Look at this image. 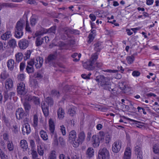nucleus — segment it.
Returning a JSON list of instances; mask_svg holds the SVG:
<instances>
[{"label": "nucleus", "mask_w": 159, "mask_h": 159, "mask_svg": "<svg viewBox=\"0 0 159 159\" xmlns=\"http://www.w3.org/2000/svg\"><path fill=\"white\" fill-rule=\"evenodd\" d=\"M98 54L95 52L92 54L89 60L88 61L83 64L84 67L89 70H92L94 68L96 69L100 68L102 66V63L101 62H97L95 64L94 62L98 58Z\"/></svg>", "instance_id": "obj_1"}, {"label": "nucleus", "mask_w": 159, "mask_h": 159, "mask_svg": "<svg viewBox=\"0 0 159 159\" xmlns=\"http://www.w3.org/2000/svg\"><path fill=\"white\" fill-rule=\"evenodd\" d=\"M96 80L98 82V85L103 89L108 90L110 91L113 90L111 87V83L108 77L101 76L99 79H97Z\"/></svg>", "instance_id": "obj_2"}, {"label": "nucleus", "mask_w": 159, "mask_h": 159, "mask_svg": "<svg viewBox=\"0 0 159 159\" xmlns=\"http://www.w3.org/2000/svg\"><path fill=\"white\" fill-rule=\"evenodd\" d=\"M15 115L16 119L19 120H23L25 122H27L29 120L28 117L29 115V112L25 111L21 107L16 110Z\"/></svg>", "instance_id": "obj_3"}, {"label": "nucleus", "mask_w": 159, "mask_h": 159, "mask_svg": "<svg viewBox=\"0 0 159 159\" xmlns=\"http://www.w3.org/2000/svg\"><path fill=\"white\" fill-rule=\"evenodd\" d=\"M25 22L22 20H20L17 22L15 30V37L18 39L20 38L23 35V30Z\"/></svg>", "instance_id": "obj_4"}, {"label": "nucleus", "mask_w": 159, "mask_h": 159, "mask_svg": "<svg viewBox=\"0 0 159 159\" xmlns=\"http://www.w3.org/2000/svg\"><path fill=\"white\" fill-rule=\"evenodd\" d=\"M49 129L50 133L52 136L54 138V143L56 145H57L58 144L57 136V134L54 132L55 125L53 120L50 118L49 120Z\"/></svg>", "instance_id": "obj_5"}, {"label": "nucleus", "mask_w": 159, "mask_h": 159, "mask_svg": "<svg viewBox=\"0 0 159 159\" xmlns=\"http://www.w3.org/2000/svg\"><path fill=\"white\" fill-rule=\"evenodd\" d=\"M98 156L99 159H108L109 157V152L106 148H101L99 151Z\"/></svg>", "instance_id": "obj_6"}, {"label": "nucleus", "mask_w": 159, "mask_h": 159, "mask_svg": "<svg viewBox=\"0 0 159 159\" xmlns=\"http://www.w3.org/2000/svg\"><path fill=\"white\" fill-rule=\"evenodd\" d=\"M78 139L75 140V147L76 148L79 146L80 144L84 141L85 138V135L84 132L83 131L80 132L78 135Z\"/></svg>", "instance_id": "obj_7"}, {"label": "nucleus", "mask_w": 159, "mask_h": 159, "mask_svg": "<svg viewBox=\"0 0 159 159\" xmlns=\"http://www.w3.org/2000/svg\"><path fill=\"white\" fill-rule=\"evenodd\" d=\"M122 143L121 140H117L115 141L113 144L112 149L113 152L117 153L120 151L121 148Z\"/></svg>", "instance_id": "obj_8"}, {"label": "nucleus", "mask_w": 159, "mask_h": 159, "mask_svg": "<svg viewBox=\"0 0 159 159\" xmlns=\"http://www.w3.org/2000/svg\"><path fill=\"white\" fill-rule=\"evenodd\" d=\"M17 90L19 94L22 95H25L26 93L25 84L23 82L18 84Z\"/></svg>", "instance_id": "obj_9"}, {"label": "nucleus", "mask_w": 159, "mask_h": 159, "mask_svg": "<svg viewBox=\"0 0 159 159\" xmlns=\"http://www.w3.org/2000/svg\"><path fill=\"white\" fill-rule=\"evenodd\" d=\"M29 43V40L25 39H22L19 41L18 44L20 49H25L28 46Z\"/></svg>", "instance_id": "obj_10"}, {"label": "nucleus", "mask_w": 159, "mask_h": 159, "mask_svg": "<svg viewBox=\"0 0 159 159\" xmlns=\"http://www.w3.org/2000/svg\"><path fill=\"white\" fill-rule=\"evenodd\" d=\"M68 139L70 141L73 142L72 145L75 147V142L77 139L76 133L75 131L73 130L69 133Z\"/></svg>", "instance_id": "obj_11"}, {"label": "nucleus", "mask_w": 159, "mask_h": 159, "mask_svg": "<svg viewBox=\"0 0 159 159\" xmlns=\"http://www.w3.org/2000/svg\"><path fill=\"white\" fill-rule=\"evenodd\" d=\"M56 58V56L55 54H51L49 55L45 60V63L48 64L51 66H52L54 64V61Z\"/></svg>", "instance_id": "obj_12"}, {"label": "nucleus", "mask_w": 159, "mask_h": 159, "mask_svg": "<svg viewBox=\"0 0 159 159\" xmlns=\"http://www.w3.org/2000/svg\"><path fill=\"white\" fill-rule=\"evenodd\" d=\"M22 131L24 135H25V134H29L31 132L30 125L28 123H25L22 128Z\"/></svg>", "instance_id": "obj_13"}, {"label": "nucleus", "mask_w": 159, "mask_h": 159, "mask_svg": "<svg viewBox=\"0 0 159 159\" xmlns=\"http://www.w3.org/2000/svg\"><path fill=\"white\" fill-rule=\"evenodd\" d=\"M15 95V93L13 92H8V91H5L4 95V102L7 100L9 98L11 99L12 98H13Z\"/></svg>", "instance_id": "obj_14"}, {"label": "nucleus", "mask_w": 159, "mask_h": 159, "mask_svg": "<svg viewBox=\"0 0 159 159\" xmlns=\"http://www.w3.org/2000/svg\"><path fill=\"white\" fill-rule=\"evenodd\" d=\"M100 140L96 135H94L92 137L93 145L94 148L98 147L100 144Z\"/></svg>", "instance_id": "obj_15"}, {"label": "nucleus", "mask_w": 159, "mask_h": 159, "mask_svg": "<svg viewBox=\"0 0 159 159\" xmlns=\"http://www.w3.org/2000/svg\"><path fill=\"white\" fill-rule=\"evenodd\" d=\"M13 82L11 78L7 79L5 82V86L7 89L10 90L13 87Z\"/></svg>", "instance_id": "obj_16"}, {"label": "nucleus", "mask_w": 159, "mask_h": 159, "mask_svg": "<svg viewBox=\"0 0 159 159\" xmlns=\"http://www.w3.org/2000/svg\"><path fill=\"white\" fill-rule=\"evenodd\" d=\"M96 35V30H92L88 37V43H90L93 41Z\"/></svg>", "instance_id": "obj_17"}, {"label": "nucleus", "mask_w": 159, "mask_h": 159, "mask_svg": "<svg viewBox=\"0 0 159 159\" xmlns=\"http://www.w3.org/2000/svg\"><path fill=\"white\" fill-rule=\"evenodd\" d=\"M131 155V150L130 148L127 147L125 151L123 159H130Z\"/></svg>", "instance_id": "obj_18"}, {"label": "nucleus", "mask_w": 159, "mask_h": 159, "mask_svg": "<svg viewBox=\"0 0 159 159\" xmlns=\"http://www.w3.org/2000/svg\"><path fill=\"white\" fill-rule=\"evenodd\" d=\"M36 61H35V66L37 68L41 67L43 64V59L42 57H37L36 59Z\"/></svg>", "instance_id": "obj_19"}, {"label": "nucleus", "mask_w": 159, "mask_h": 159, "mask_svg": "<svg viewBox=\"0 0 159 159\" xmlns=\"http://www.w3.org/2000/svg\"><path fill=\"white\" fill-rule=\"evenodd\" d=\"M15 63L14 60L10 59L8 60L7 62V66L8 69L11 71H12L15 66Z\"/></svg>", "instance_id": "obj_20"}, {"label": "nucleus", "mask_w": 159, "mask_h": 159, "mask_svg": "<svg viewBox=\"0 0 159 159\" xmlns=\"http://www.w3.org/2000/svg\"><path fill=\"white\" fill-rule=\"evenodd\" d=\"M10 76L9 74L6 70L3 71L1 73L0 77L1 79L4 81L7 80Z\"/></svg>", "instance_id": "obj_21"}, {"label": "nucleus", "mask_w": 159, "mask_h": 159, "mask_svg": "<svg viewBox=\"0 0 159 159\" xmlns=\"http://www.w3.org/2000/svg\"><path fill=\"white\" fill-rule=\"evenodd\" d=\"M86 155L87 157L90 158L93 157L94 155V150L92 148H88L86 152Z\"/></svg>", "instance_id": "obj_22"}, {"label": "nucleus", "mask_w": 159, "mask_h": 159, "mask_svg": "<svg viewBox=\"0 0 159 159\" xmlns=\"http://www.w3.org/2000/svg\"><path fill=\"white\" fill-rule=\"evenodd\" d=\"M11 36V32L10 31H7L1 36V38L2 40H6L10 38Z\"/></svg>", "instance_id": "obj_23"}, {"label": "nucleus", "mask_w": 159, "mask_h": 159, "mask_svg": "<svg viewBox=\"0 0 159 159\" xmlns=\"http://www.w3.org/2000/svg\"><path fill=\"white\" fill-rule=\"evenodd\" d=\"M57 114L58 118L59 119H62L64 117L65 114L63 109L61 107L59 108L57 111Z\"/></svg>", "instance_id": "obj_24"}, {"label": "nucleus", "mask_w": 159, "mask_h": 159, "mask_svg": "<svg viewBox=\"0 0 159 159\" xmlns=\"http://www.w3.org/2000/svg\"><path fill=\"white\" fill-rule=\"evenodd\" d=\"M57 153L55 150L51 151L49 154L48 159H57Z\"/></svg>", "instance_id": "obj_25"}, {"label": "nucleus", "mask_w": 159, "mask_h": 159, "mask_svg": "<svg viewBox=\"0 0 159 159\" xmlns=\"http://www.w3.org/2000/svg\"><path fill=\"white\" fill-rule=\"evenodd\" d=\"M20 147L24 151L26 150L28 148L27 143L25 140H22L20 142Z\"/></svg>", "instance_id": "obj_26"}, {"label": "nucleus", "mask_w": 159, "mask_h": 159, "mask_svg": "<svg viewBox=\"0 0 159 159\" xmlns=\"http://www.w3.org/2000/svg\"><path fill=\"white\" fill-rule=\"evenodd\" d=\"M95 47L94 48V50L96 51L98 54V52H100L102 48L101 44L99 42H98L94 44Z\"/></svg>", "instance_id": "obj_27"}, {"label": "nucleus", "mask_w": 159, "mask_h": 159, "mask_svg": "<svg viewBox=\"0 0 159 159\" xmlns=\"http://www.w3.org/2000/svg\"><path fill=\"white\" fill-rule=\"evenodd\" d=\"M44 38H41L39 37H37L35 41L36 46H39L41 45L43 42Z\"/></svg>", "instance_id": "obj_28"}, {"label": "nucleus", "mask_w": 159, "mask_h": 159, "mask_svg": "<svg viewBox=\"0 0 159 159\" xmlns=\"http://www.w3.org/2000/svg\"><path fill=\"white\" fill-rule=\"evenodd\" d=\"M38 20L37 18L34 16H31L30 19V24L31 26H34L37 23Z\"/></svg>", "instance_id": "obj_29"}, {"label": "nucleus", "mask_w": 159, "mask_h": 159, "mask_svg": "<svg viewBox=\"0 0 159 159\" xmlns=\"http://www.w3.org/2000/svg\"><path fill=\"white\" fill-rule=\"evenodd\" d=\"M41 137L44 140H47L48 139V136L47 133L44 131L42 130L40 132Z\"/></svg>", "instance_id": "obj_30"}, {"label": "nucleus", "mask_w": 159, "mask_h": 159, "mask_svg": "<svg viewBox=\"0 0 159 159\" xmlns=\"http://www.w3.org/2000/svg\"><path fill=\"white\" fill-rule=\"evenodd\" d=\"M62 31L69 37V34H71V29L68 27H64L62 29Z\"/></svg>", "instance_id": "obj_31"}, {"label": "nucleus", "mask_w": 159, "mask_h": 159, "mask_svg": "<svg viewBox=\"0 0 159 159\" xmlns=\"http://www.w3.org/2000/svg\"><path fill=\"white\" fill-rule=\"evenodd\" d=\"M56 26H52L48 29H45L46 33L54 34L56 32Z\"/></svg>", "instance_id": "obj_32"}, {"label": "nucleus", "mask_w": 159, "mask_h": 159, "mask_svg": "<svg viewBox=\"0 0 159 159\" xmlns=\"http://www.w3.org/2000/svg\"><path fill=\"white\" fill-rule=\"evenodd\" d=\"M37 151L39 154L40 156H43L44 154V149L43 147L41 145L37 146Z\"/></svg>", "instance_id": "obj_33"}, {"label": "nucleus", "mask_w": 159, "mask_h": 159, "mask_svg": "<svg viewBox=\"0 0 159 159\" xmlns=\"http://www.w3.org/2000/svg\"><path fill=\"white\" fill-rule=\"evenodd\" d=\"M25 30L29 33H31L32 32V30L30 26L29 21L27 19L26 21Z\"/></svg>", "instance_id": "obj_34"}, {"label": "nucleus", "mask_w": 159, "mask_h": 159, "mask_svg": "<svg viewBox=\"0 0 159 159\" xmlns=\"http://www.w3.org/2000/svg\"><path fill=\"white\" fill-rule=\"evenodd\" d=\"M8 44L9 46L12 48H14L16 46V41L14 39L10 40L8 42Z\"/></svg>", "instance_id": "obj_35"}, {"label": "nucleus", "mask_w": 159, "mask_h": 159, "mask_svg": "<svg viewBox=\"0 0 159 159\" xmlns=\"http://www.w3.org/2000/svg\"><path fill=\"white\" fill-rule=\"evenodd\" d=\"M76 108L73 107L69 109L68 112L70 116H73L76 114Z\"/></svg>", "instance_id": "obj_36"}, {"label": "nucleus", "mask_w": 159, "mask_h": 159, "mask_svg": "<svg viewBox=\"0 0 159 159\" xmlns=\"http://www.w3.org/2000/svg\"><path fill=\"white\" fill-rule=\"evenodd\" d=\"M7 148L9 151H13L14 149V145L12 142L8 140L7 143Z\"/></svg>", "instance_id": "obj_37"}, {"label": "nucleus", "mask_w": 159, "mask_h": 159, "mask_svg": "<svg viewBox=\"0 0 159 159\" xmlns=\"http://www.w3.org/2000/svg\"><path fill=\"white\" fill-rule=\"evenodd\" d=\"M23 54L21 52H19L16 54V60L18 62L20 61L23 58Z\"/></svg>", "instance_id": "obj_38"}, {"label": "nucleus", "mask_w": 159, "mask_h": 159, "mask_svg": "<svg viewBox=\"0 0 159 159\" xmlns=\"http://www.w3.org/2000/svg\"><path fill=\"white\" fill-rule=\"evenodd\" d=\"M153 152L156 154L159 153V144L157 143L154 144L153 147Z\"/></svg>", "instance_id": "obj_39"}, {"label": "nucleus", "mask_w": 159, "mask_h": 159, "mask_svg": "<svg viewBox=\"0 0 159 159\" xmlns=\"http://www.w3.org/2000/svg\"><path fill=\"white\" fill-rule=\"evenodd\" d=\"M46 33V30L44 28L42 29L40 31L36 32L35 35L38 37Z\"/></svg>", "instance_id": "obj_40"}, {"label": "nucleus", "mask_w": 159, "mask_h": 159, "mask_svg": "<svg viewBox=\"0 0 159 159\" xmlns=\"http://www.w3.org/2000/svg\"><path fill=\"white\" fill-rule=\"evenodd\" d=\"M46 102H47L48 106H52L53 103V101L52 98L50 97H47L46 99Z\"/></svg>", "instance_id": "obj_41"}, {"label": "nucleus", "mask_w": 159, "mask_h": 159, "mask_svg": "<svg viewBox=\"0 0 159 159\" xmlns=\"http://www.w3.org/2000/svg\"><path fill=\"white\" fill-rule=\"evenodd\" d=\"M135 152L137 155L142 154V152L141 150V148L140 147L137 146L135 147Z\"/></svg>", "instance_id": "obj_42"}, {"label": "nucleus", "mask_w": 159, "mask_h": 159, "mask_svg": "<svg viewBox=\"0 0 159 159\" xmlns=\"http://www.w3.org/2000/svg\"><path fill=\"white\" fill-rule=\"evenodd\" d=\"M14 7V6L13 3H2L1 5V8H2L4 7Z\"/></svg>", "instance_id": "obj_43"}, {"label": "nucleus", "mask_w": 159, "mask_h": 159, "mask_svg": "<svg viewBox=\"0 0 159 159\" xmlns=\"http://www.w3.org/2000/svg\"><path fill=\"white\" fill-rule=\"evenodd\" d=\"M25 111L29 112V111L31 108V106L28 103L25 102L23 104Z\"/></svg>", "instance_id": "obj_44"}, {"label": "nucleus", "mask_w": 159, "mask_h": 159, "mask_svg": "<svg viewBox=\"0 0 159 159\" xmlns=\"http://www.w3.org/2000/svg\"><path fill=\"white\" fill-rule=\"evenodd\" d=\"M33 126L34 127H36L38 125V119L37 115H35L34 116L33 119Z\"/></svg>", "instance_id": "obj_45"}, {"label": "nucleus", "mask_w": 159, "mask_h": 159, "mask_svg": "<svg viewBox=\"0 0 159 159\" xmlns=\"http://www.w3.org/2000/svg\"><path fill=\"white\" fill-rule=\"evenodd\" d=\"M126 60L129 64H131L134 60V57L133 55L128 56L126 58Z\"/></svg>", "instance_id": "obj_46"}, {"label": "nucleus", "mask_w": 159, "mask_h": 159, "mask_svg": "<svg viewBox=\"0 0 159 159\" xmlns=\"http://www.w3.org/2000/svg\"><path fill=\"white\" fill-rule=\"evenodd\" d=\"M11 129L13 133L17 134L18 133L19 129L16 125H13Z\"/></svg>", "instance_id": "obj_47"}, {"label": "nucleus", "mask_w": 159, "mask_h": 159, "mask_svg": "<svg viewBox=\"0 0 159 159\" xmlns=\"http://www.w3.org/2000/svg\"><path fill=\"white\" fill-rule=\"evenodd\" d=\"M31 102H33L36 105H39L40 103L39 98L34 96Z\"/></svg>", "instance_id": "obj_48"}, {"label": "nucleus", "mask_w": 159, "mask_h": 159, "mask_svg": "<svg viewBox=\"0 0 159 159\" xmlns=\"http://www.w3.org/2000/svg\"><path fill=\"white\" fill-rule=\"evenodd\" d=\"M105 133L103 131H100L97 136L101 140H103L104 138Z\"/></svg>", "instance_id": "obj_49"}, {"label": "nucleus", "mask_w": 159, "mask_h": 159, "mask_svg": "<svg viewBox=\"0 0 159 159\" xmlns=\"http://www.w3.org/2000/svg\"><path fill=\"white\" fill-rule=\"evenodd\" d=\"M32 152L31 154L32 155V158L33 159H35L38 157L37 153L36 151L34 149H31Z\"/></svg>", "instance_id": "obj_50"}, {"label": "nucleus", "mask_w": 159, "mask_h": 159, "mask_svg": "<svg viewBox=\"0 0 159 159\" xmlns=\"http://www.w3.org/2000/svg\"><path fill=\"white\" fill-rule=\"evenodd\" d=\"M26 70L29 74L32 73L34 72V68L33 66H27L26 68Z\"/></svg>", "instance_id": "obj_51"}, {"label": "nucleus", "mask_w": 159, "mask_h": 159, "mask_svg": "<svg viewBox=\"0 0 159 159\" xmlns=\"http://www.w3.org/2000/svg\"><path fill=\"white\" fill-rule=\"evenodd\" d=\"M31 52L30 51H27L25 53V56L24 57V59L25 60H27L29 59L30 57Z\"/></svg>", "instance_id": "obj_52"}, {"label": "nucleus", "mask_w": 159, "mask_h": 159, "mask_svg": "<svg viewBox=\"0 0 159 159\" xmlns=\"http://www.w3.org/2000/svg\"><path fill=\"white\" fill-rule=\"evenodd\" d=\"M44 115L45 116H47L48 115L49 111L48 107L47 108H42Z\"/></svg>", "instance_id": "obj_53"}, {"label": "nucleus", "mask_w": 159, "mask_h": 159, "mask_svg": "<svg viewBox=\"0 0 159 159\" xmlns=\"http://www.w3.org/2000/svg\"><path fill=\"white\" fill-rule=\"evenodd\" d=\"M0 157L1 159H8L7 156L2 151H1Z\"/></svg>", "instance_id": "obj_54"}, {"label": "nucleus", "mask_w": 159, "mask_h": 159, "mask_svg": "<svg viewBox=\"0 0 159 159\" xmlns=\"http://www.w3.org/2000/svg\"><path fill=\"white\" fill-rule=\"evenodd\" d=\"M75 43V41L73 39H70L68 40L67 44L68 45L71 46Z\"/></svg>", "instance_id": "obj_55"}, {"label": "nucleus", "mask_w": 159, "mask_h": 159, "mask_svg": "<svg viewBox=\"0 0 159 159\" xmlns=\"http://www.w3.org/2000/svg\"><path fill=\"white\" fill-rule=\"evenodd\" d=\"M60 130L62 134L63 135H65L66 134V131L65 127L64 125H62L60 126Z\"/></svg>", "instance_id": "obj_56"}, {"label": "nucleus", "mask_w": 159, "mask_h": 159, "mask_svg": "<svg viewBox=\"0 0 159 159\" xmlns=\"http://www.w3.org/2000/svg\"><path fill=\"white\" fill-rule=\"evenodd\" d=\"M51 94L53 96L58 97L59 95V92L56 90H54L52 91Z\"/></svg>", "instance_id": "obj_57"}, {"label": "nucleus", "mask_w": 159, "mask_h": 159, "mask_svg": "<svg viewBox=\"0 0 159 159\" xmlns=\"http://www.w3.org/2000/svg\"><path fill=\"white\" fill-rule=\"evenodd\" d=\"M137 109L138 110V112L140 113H142V112H143V114L145 115L146 114V112L145 111V109L143 108L140 107H138Z\"/></svg>", "instance_id": "obj_58"}, {"label": "nucleus", "mask_w": 159, "mask_h": 159, "mask_svg": "<svg viewBox=\"0 0 159 159\" xmlns=\"http://www.w3.org/2000/svg\"><path fill=\"white\" fill-rule=\"evenodd\" d=\"M48 107V104L47 102H46V100H45V101H43L42 102V108H45Z\"/></svg>", "instance_id": "obj_59"}, {"label": "nucleus", "mask_w": 159, "mask_h": 159, "mask_svg": "<svg viewBox=\"0 0 159 159\" xmlns=\"http://www.w3.org/2000/svg\"><path fill=\"white\" fill-rule=\"evenodd\" d=\"M18 80L20 81H23L25 79V76L23 74H20L18 76Z\"/></svg>", "instance_id": "obj_60"}, {"label": "nucleus", "mask_w": 159, "mask_h": 159, "mask_svg": "<svg viewBox=\"0 0 159 159\" xmlns=\"http://www.w3.org/2000/svg\"><path fill=\"white\" fill-rule=\"evenodd\" d=\"M34 77L35 78H41L43 76L40 73L37 72L34 75Z\"/></svg>", "instance_id": "obj_61"}, {"label": "nucleus", "mask_w": 159, "mask_h": 159, "mask_svg": "<svg viewBox=\"0 0 159 159\" xmlns=\"http://www.w3.org/2000/svg\"><path fill=\"white\" fill-rule=\"evenodd\" d=\"M27 2L30 4H33L34 5H37V3L35 0H27Z\"/></svg>", "instance_id": "obj_62"}, {"label": "nucleus", "mask_w": 159, "mask_h": 159, "mask_svg": "<svg viewBox=\"0 0 159 159\" xmlns=\"http://www.w3.org/2000/svg\"><path fill=\"white\" fill-rule=\"evenodd\" d=\"M132 75L134 76L138 77L140 75V73L138 71H134L133 72Z\"/></svg>", "instance_id": "obj_63"}, {"label": "nucleus", "mask_w": 159, "mask_h": 159, "mask_svg": "<svg viewBox=\"0 0 159 159\" xmlns=\"http://www.w3.org/2000/svg\"><path fill=\"white\" fill-rule=\"evenodd\" d=\"M3 138L6 141H8L9 139L8 135L7 133H5L3 135Z\"/></svg>", "instance_id": "obj_64"}]
</instances>
